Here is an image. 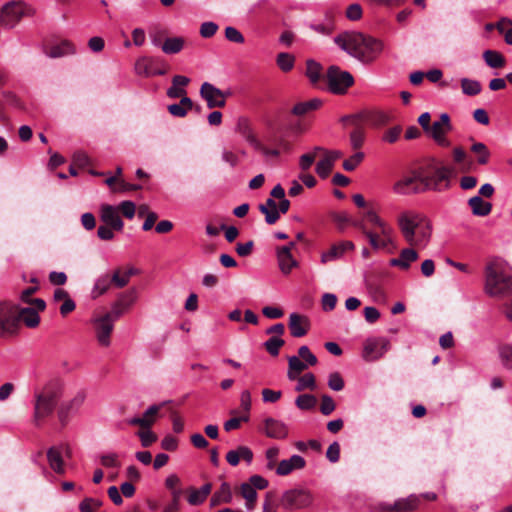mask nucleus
Listing matches in <instances>:
<instances>
[{"label":"nucleus","instance_id":"obj_19","mask_svg":"<svg viewBox=\"0 0 512 512\" xmlns=\"http://www.w3.org/2000/svg\"><path fill=\"white\" fill-rule=\"evenodd\" d=\"M160 59L154 57H141L135 63V72L142 77H153L163 75V71H156Z\"/></svg>","mask_w":512,"mask_h":512},{"label":"nucleus","instance_id":"obj_51","mask_svg":"<svg viewBox=\"0 0 512 512\" xmlns=\"http://www.w3.org/2000/svg\"><path fill=\"white\" fill-rule=\"evenodd\" d=\"M322 150V147H315L313 152L303 154L299 159V166L301 170L307 171L314 163L317 152H320Z\"/></svg>","mask_w":512,"mask_h":512},{"label":"nucleus","instance_id":"obj_48","mask_svg":"<svg viewBox=\"0 0 512 512\" xmlns=\"http://www.w3.org/2000/svg\"><path fill=\"white\" fill-rule=\"evenodd\" d=\"M317 399L311 394H302L296 398L295 404L301 410H311L315 407Z\"/></svg>","mask_w":512,"mask_h":512},{"label":"nucleus","instance_id":"obj_35","mask_svg":"<svg viewBox=\"0 0 512 512\" xmlns=\"http://www.w3.org/2000/svg\"><path fill=\"white\" fill-rule=\"evenodd\" d=\"M193 108V101L188 96L181 98L179 103L168 106L169 113L174 117H184Z\"/></svg>","mask_w":512,"mask_h":512},{"label":"nucleus","instance_id":"obj_21","mask_svg":"<svg viewBox=\"0 0 512 512\" xmlns=\"http://www.w3.org/2000/svg\"><path fill=\"white\" fill-rule=\"evenodd\" d=\"M101 221L105 223V225L110 226L116 231H122L124 228V222L122 221L118 208L112 205H103L101 207Z\"/></svg>","mask_w":512,"mask_h":512},{"label":"nucleus","instance_id":"obj_22","mask_svg":"<svg viewBox=\"0 0 512 512\" xmlns=\"http://www.w3.org/2000/svg\"><path fill=\"white\" fill-rule=\"evenodd\" d=\"M288 327L293 337L300 338L305 336L310 329V321L307 316L298 313H291L289 316Z\"/></svg>","mask_w":512,"mask_h":512},{"label":"nucleus","instance_id":"obj_37","mask_svg":"<svg viewBox=\"0 0 512 512\" xmlns=\"http://www.w3.org/2000/svg\"><path fill=\"white\" fill-rule=\"evenodd\" d=\"M483 59L490 68L494 69L502 68L506 63L505 57L496 50L484 51Z\"/></svg>","mask_w":512,"mask_h":512},{"label":"nucleus","instance_id":"obj_34","mask_svg":"<svg viewBox=\"0 0 512 512\" xmlns=\"http://www.w3.org/2000/svg\"><path fill=\"white\" fill-rule=\"evenodd\" d=\"M232 501L231 487L227 482H223L220 488L213 494L210 500L211 506H217L222 503H230Z\"/></svg>","mask_w":512,"mask_h":512},{"label":"nucleus","instance_id":"obj_52","mask_svg":"<svg viewBox=\"0 0 512 512\" xmlns=\"http://www.w3.org/2000/svg\"><path fill=\"white\" fill-rule=\"evenodd\" d=\"M365 141V132L363 128L358 127L350 133V144L354 150L362 147Z\"/></svg>","mask_w":512,"mask_h":512},{"label":"nucleus","instance_id":"obj_8","mask_svg":"<svg viewBox=\"0 0 512 512\" xmlns=\"http://www.w3.org/2000/svg\"><path fill=\"white\" fill-rule=\"evenodd\" d=\"M328 90L336 95L345 94L354 83L353 76L337 66H330L326 73Z\"/></svg>","mask_w":512,"mask_h":512},{"label":"nucleus","instance_id":"obj_43","mask_svg":"<svg viewBox=\"0 0 512 512\" xmlns=\"http://www.w3.org/2000/svg\"><path fill=\"white\" fill-rule=\"evenodd\" d=\"M297 384L295 386V390L297 392L303 391L305 389L314 390L316 388L315 376L312 373H306L302 376H298Z\"/></svg>","mask_w":512,"mask_h":512},{"label":"nucleus","instance_id":"obj_38","mask_svg":"<svg viewBox=\"0 0 512 512\" xmlns=\"http://www.w3.org/2000/svg\"><path fill=\"white\" fill-rule=\"evenodd\" d=\"M241 496L245 499V506L247 510H253L255 508L257 500L256 490L248 483H242L240 486Z\"/></svg>","mask_w":512,"mask_h":512},{"label":"nucleus","instance_id":"obj_5","mask_svg":"<svg viewBox=\"0 0 512 512\" xmlns=\"http://www.w3.org/2000/svg\"><path fill=\"white\" fill-rule=\"evenodd\" d=\"M451 174V168L439 165L434 161L420 166L419 176L423 192L428 190L440 192L448 189L450 187Z\"/></svg>","mask_w":512,"mask_h":512},{"label":"nucleus","instance_id":"obj_40","mask_svg":"<svg viewBox=\"0 0 512 512\" xmlns=\"http://www.w3.org/2000/svg\"><path fill=\"white\" fill-rule=\"evenodd\" d=\"M184 46V40L181 37L167 38L162 44L161 48L165 54L179 53Z\"/></svg>","mask_w":512,"mask_h":512},{"label":"nucleus","instance_id":"obj_12","mask_svg":"<svg viewBox=\"0 0 512 512\" xmlns=\"http://www.w3.org/2000/svg\"><path fill=\"white\" fill-rule=\"evenodd\" d=\"M342 120L351 121L353 125H358L359 121L363 120L371 126L378 128L385 126L389 122V116L380 110H368L356 115L345 116Z\"/></svg>","mask_w":512,"mask_h":512},{"label":"nucleus","instance_id":"obj_50","mask_svg":"<svg viewBox=\"0 0 512 512\" xmlns=\"http://www.w3.org/2000/svg\"><path fill=\"white\" fill-rule=\"evenodd\" d=\"M102 506V501L97 498L86 497L79 503L80 512H96Z\"/></svg>","mask_w":512,"mask_h":512},{"label":"nucleus","instance_id":"obj_44","mask_svg":"<svg viewBox=\"0 0 512 512\" xmlns=\"http://www.w3.org/2000/svg\"><path fill=\"white\" fill-rule=\"evenodd\" d=\"M111 283L112 280L108 274L99 277L92 290L93 297L96 298L103 295L109 289Z\"/></svg>","mask_w":512,"mask_h":512},{"label":"nucleus","instance_id":"obj_27","mask_svg":"<svg viewBox=\"0 0 512 512\" xmlns=\"http://www.w3.org/2000/svg\"><path fill=\"white\" fill-rule=\"evenodd\" d=\"M241 459L247 464H251L253 461V451L249 447L241 445L234 450L228 451L226 454V461L231 466H237Z\"/></svg>","mask_w":512,"mask_h":512},{"label":"nucleus","instance_id":"obj_1","mask_svg":"<svg viewBox=\"0 0 512 512\" xmlns=\"http://www.w3.org/2000/svg\"><path fill=\"white\" fill-rule=\"evenodd\" d=\"M334 42L349 55L361 60L372 61L382 51L380 40L356 31H346L334 38Z\"/></svg>","mask_w":512,"mask_h":512},{"label":"nucleus","instance_id":"obj_41","mask_svg":"<svg viewBox=\"0 0 512 512\" xmlns=\"http://www.w3.org/2000/svg\"><path fill=\"white\" fill-rule=\"evenodd\" d=\"M471 151L477 156L480 165H486L490 159V151L482 142H476L471 146Z\"/></svg>","mask_w":512,"mask_h":512},{"label":"nucleus","instance_id":"obj_45","mask_svg":"<svg viewBox=\"0 0 512 512\" xmlns=\"http://www.w3.org/2000/svg\"><path fill=\"white\" fill-rule=\"evenodd\" d=\"M461 88L462 92L469 96L478 95L482 89L479 81L468 78L461 79Z\"/></svg>","mask_w":512,"mask_h":512},{"label":"nucleus","instance_id":"obj_59","mask_svg":"<svg viewBox=\"0 0 512 512\" xmlns=\"http://www.w3.org/2000/svg\"><path fill=\"white\" fill-rule=\"evenodd\" d=\"M328 386L333 391H341L344 388V380L339 372H333L329 375Z\"/></svg>","mask_w":512,"mask_h":512},{"label":"nucleus","instance_id":"obj_64","mask_svg":"<svg viewBox=\"0 0 512 512\" xmlns=\"http://www.w3.org/2000/svg\"><path fill=\"white\" fill-rule=\"evenodd\" d=\"M500 357L503 365L512 368V345L504 346L500 351Z\"/></svg>","mask_w":512,"mask_h":512},{"label":"nucleus","instance_id":"obj_15","mask_svg":"<svg viewBox=\"0 0 512 512\" xmlns=\"http://www.w3.org/2000/svg\"><path fill=\"white\" fill-rule=\"evenodd\" d=\"M354 226L358 227L362 231V233L368 238L371 247L375 250L384 249L392 243L393 229L389 230L385 235L381 234V230H379L378 233L367 230L362 222H356L354 223Z\"/></svg>","mask_w":512,"mask_h":512},{"label":"nucleus","instance_id":"obj_14","mask_svg":"<svg viewBox=\"0 0 512 512\" xmlns=\"http://www.w3.org/2000/svg\"><path fill=\"white\" fill-rule=\"evenodd\" d=\"M19 319L16 306L0 305V329L3 333L13 334L17 331Z\"/></svg>","mask_w":512,"mask_h":512},{"label":"nucleus","instance_id":"obj_26","mask_svg":"<svg viewBox=\"0 0 512 512\" xmlns=\"http://www.w3.org/2000/svg\"><path fill=\"white\" fill-rule=\"evenodd\" d=\"M418 252L413 248H404L400 251L399 257L392 258L389 265L398 267L401 270H408L413 262L418 259Z\"/></svg>","mask_w":512,"mask_h":512},{"label":"nucleus","instance_id":"obj_39","mask_svg":"<svg viewBox=\"0 0 512 512\" xmlns=\"http://www.w3.org/2000/svg\"><path fill=\"white\" fill-rule=\"evenodd\" d=\"M238 127H239V130H240V133L242 134V136L245 138V140L251 146H253L256 150L262 149V144L258 141L256 136L253 134L252 130L250 129V127L247 124L246 119L240 120L238 123Z\"/></svg>","mask_w":512,"mask_h":512},{"label":"nucleus","instance_id":"obj_56","mask_svg":"<svg viewBox=\"0 0 512 512\" xmlns=\"http://www.w3.org/2000/svg\"><path fill=\"white\" fill-rule=\"evenodd\" d=\"M100 464L106 468H119L121 463L116 453H108L100 456Z\"/></svg>","mask_w":512,"mask_h":512},{"label":"nucleus","instance_id":"obj_47","mask_svg":"<svg viewBox=\"0 0 512 512\" xmlns=\"http://www.w3.org/2000/svg\"><path fill=\"white\" fill-rule=\"evenodd\" d=\"M295 58L289 53H279L277 55L276 63L283 72H289L294 67Z\"/></svg>","mask_w":512,"mask_h":512},{"label":"nucleus","instance_id":"obj_28","mask_svg":"<svg viewBox=\"0 0 512 512\" xmlns=\"http://www.w3.org/2000/svg\"><path fill=\"white\" fill-rule=\"evenodd\" d=\"M322 104L323 102L319 98H313L308 101L299 102L293 106L291 113L297 117H303L313 111L318 110Z\"/></svg>","mask_w":512,"mask_h":512},{"label":"nucleus","instance_id":"obj_10","mask_svg":"<svg viewBox=\"0 0 512 512\" xmlns=\"http://www.w3.org/2000/svg\"><path fill=\"white\" fill-rule=\"evenodd\" d=\"M390 349V341L385 337H370L364 342L362 356L366 361L380 359Z\"/></svg>","mask_w":512,"mask_h":512},{"label":"nucleus","instance_id":"obj_17","mask_svg":"<svg viewBox=\"0 0 512 512\" xmlns=\"http://www.w3.org/2000/svg\"><path fill=\"white\" fill-rule=\"evenodd\" d=\"M113 323L112 314H105L95 321L96 337L100 345L105 347L110 345Z\"/></svg>","mask_w":512,"mask_h":512},{"label":"nucleus","instance_id":"obj_4","mask_svg":"<svg viewBox=\"0 0 512 512\" xmlns=\"http://www.w3.org/2000/svg\"><path fill=\"white\" fill-rule=\"evenodd\" d=\"M61 395V389L56 383H48L34 392L33 422L36 426H40L54 413Z\"/></svg>","mask_w":512,"mask_h":512},{"label":"nucleus","instance_id":"obj_60","mask_svg":"<svg viewBox=\"0 0 512 512\" xmlns=\"http://www.w3.org/2000/svg\"><path fill=\"white\" fill-rule=\"evenodd\" d=\"M311 28L316 31L317 33L323 34V35H330L334 29V22L332 19H327L325 23H318L311 25Z\"/></svg>","mask_w":512,"mask_h":512},{"label":"nucleus","instance_id":"obj_49","mask_svg":"<svg viewBox=\"0 0 512 512\" xmlns=\"http://www.w3.org/2000/svg\"><path fill=\"white\" fill-rule=\"evenodd\" d=\"M344 255L343 249L339 244L333 245L328 251L323 252L321 255V263L326 264L331 261H335Z\"/></svg>","mask_w":512,"mask_h":512},{"label":"nucleus","instance_id":"obj_18","mask_svg":"<svg viewBox=\"0 0 512 512\" xmlns=\"http://www.w3.org/2000/svg\"><path fill=\"white\" fill-rule=\"evenodd\" d=\"M261 431L269 438L285 439L288 435L286 424L280 420L268 417L263 421Z\"/></svg>","mask_w":512,"mask_h":512},{"label":"nucleus","instance_id":"obj_55","mask_svg":"<svg viewBox=\"0 0 512 512\" xmlns=\"http://www.w3.org/2000/svg\"><path fill=\"white\" fill-rule=\"evenodd\" d=\"M363 159H364V153L358 151V152L354 153L350 158L344 160L343 168L346 171H353L363 161Z\"/></svg>","mask_w":512,"mask_h":512},{"label":"nucleus","instance_id":"obj_62","mask_svg":"<svg viewBox=\"0 0 512 512\" xmlns=\"http://www.w3.org/2000/svg\"><path fill=\"white\" fill-rule=\"evenodd\" d=\"M402 133L401 126H394L384 132L382 140L387 143H395Z\"/></svg>","mask_w":512,"mask_h":512},{"label":"nucleus","instance_id":"obj_29","mask_svg":"<svg viewBox=\"0 0 512 512\" xmlns=\"http://www.w3.org/2000/svg\"><path fill=\"white\" fill-rule=\"evenodd\" d=\"M75 52L76 48L71 41L62 40L60 43L52 45L46 54L50 58H59L74 54Z\"/></svg>","mask_w":512,"mask_h":512},{"label":"nucleus","instance_id":"obj_24","mask_svg":"<svg viewBox=\"0 0 512 512\" xmlns=\"http://www.w3.org/2000/svg\"><path fill=\"white\" fill-rule=\"evenodd\" d=\"M306 465L305 459L300 455H292L289 459L281 460L276 468V474L286 476L294 470L303 469Z\"/></svg>","mask_w":512,"mask_h":512},{"label":"nucleus","instance_id":"obj_46","mask_svg":"<svg viewBox=\"0 0 512 512\" xmlns=\"http://www.w3.org/2000/svg\"><path fill=\"white\" fill-rule=\"evenodd\" d=\"M285 344V341L281 337L272 336L268 340L264 342V347L266 351L271 356H278L280 348Z\"/></svg>","mask_w":512,"mask_h":512},{"label":"nucleus","instance_id":"obj_30","mask_svg":"<svg viewBox=\"0 0 512 512\" xmlns=\"http://www.w3.org/2000/svg\"><path fill=\"white\" fill-rule=\"evenodd\" d=\"M277 259L279 268L284 274H289L291 270L298 265L291 252L288 251V248H278Z\"/></svg>","mask_w":512,"mask_h":512},{"label":"nucleus","instance_id":"obj_61","mask_svg":"<svg viewBox=\"0 0 512 512\" xmlns=\"http://www.w3.org/2000/svg\"><path fill=\"white\" fill-rule=\"evenodd\" d=\"M298 355L305 361L307 365L314 366L317 363L316 356L310 351V349L306 345H303L298 349Z\"/></svg>","mask_w":512,"mask_h":512},{"label":"nucleus","instance_id":"obj_42","mask_svg":"<svg viewBox=\"0 0 512 512\" xmlns=\"http://www.w3.org/2000/svg\"><path fill=\"white\" fill-rule=\"evenodd\" d=\"M365 218L367 219L368 222H370L371 224H373L374 226H376L379 230H381V234H387V232H389V230L392 229V227L386 223L384 220H382L378 214L373 211V210H369L365 213Z\"/></svg>","mask_w":512,"mask_h":512},{"label":"nucleus","instance_id":"obj_53","mask_svg":"<svg viewBox=\"0 0 512 512\" xmlns=\"http://www.w3.org/2000/svg\"><path fill=\"white\" fill-rule=\"evenodd\" d=\"M333 166L334 165L331 163V160H328L324 156L316 164V173L319 175L320 178L325 179L329 176L330 172L332 171Z\"/></svg>","mask_w":512,"mask_h":512},{"label":"nucleus","instance_id":"obj_25","mask_svg":"<svg viewBox=\"0 0 512 512\" xmlns=\"http://www.w3.org/2000/svg\"><path fill=\"white\" fill-rule=\"evenodd\" d=\"M420 503L416 495H410L407 498L398 499L394 504H387L383 507L384 510L390 512H412L418 508Z\"/></svg>","mask_w":512,"mask_h":512},{"label":"nucleus","instance_id":"obj_36","mask_svg":"<svg viewBox=\"0 0 512 512\" xmlns=\"http://www.w3.org/2000/svg\"><path fill=\"white\" fill-rule=\"evenodd\" d=\"M304 361H301L298 356L288 357V371L287 377L290 381H294L298 376L308 367Z\"/></svg>","mask_w":512,"mask_h":512},{"label":"nucleus","instance_id":"obj_6","mask_svg":"<svg viewBox=\"0 0 512 512\" xmlns=\"http://www.w3.org/2000/svg\"><path fill=\"white\" fill-rule=\"evenodd\" d=\"M33 10L21 1L6 3L0 13V23L6 28H14L24 16L32 15Z\"/></svg>","mask_w":512,"mask_h":512},{"label":"nucleus","instance_id":"obj_9","mask_svg":"<svg viewBox=\"0 0 512 512\" xmlns=\"http://www.w3.org/2000/svg\"><path fill=\"white\" fill-rule=\"evenodd\" d=\"M452 130L450 116L447 113H442L438 120L434 121L426 135L433 139L435 143L442 147H449L450 141L446 135Z\"/></svg>","mask_w":512,"mask_h":512},{"label":"nucleus","instance_id":"obj_31","mask_svg":"<svg viewBox=\"0 0 512 512\" xmlns=\"http://www.w3.org/2000/svg\"><path fill=\"white\" fill-rule=\"evenodd\" d=\"M468 205L471 208L472 214L475 216H487L492 210V204L484 201L479 195L471 197L468 200Z\"/></svg>","mask_w":512,"mask_h":512},{"label":"nucleus","instance_id":"obj_57","mask_svg":"<svg viewBox=\"0 0 512 512\" xmlns=\"http://www.w3.org/2000/svg\"><path fill=\"white\" fill-rule=\"evenodd\" d=\"M137 435L140 438L143 447H149L157 440L156 434L149 428H146V430H140Z\"/></svg>","mask_w":512,"mask_h":512},{"label":"nucleus","instance_id":"obj_7","mask_svg":"<svg viewBox=\"0 0 512 512\" xmlns=\"http://www.w3.org/2000/svg\"><path fill=\"white\" fill-rule=\"evenodd\" d=\"M313 502L311 493L306 489H289L286 490L280 499L281 507L290 512L309 507Z\"/></svg>","mask_w":512,"mask_h":512},{"label":"nucleus","instance_id":"obj_3","mask_svg":"<svg viewBox=\"0 0 512 512\" xmlns=\"http://www.w3.org/2000/svg\"><path fill=\"white\" fill-rule=\"evenodd\" d=\"M484 291L491 297H502L512 293V269L501 258L489 260L485 266Z\"/></svg>","mask_w":512,"mask_h":512},{"label":"nucleus","instance_id":"obj_54","mask_svg":"<svg viewBox=\"0 0 512 512\" xmlns=\"http://www.w3.org/2000/svg\"><path fill=\"white\" fill-rule=\"evenodd\" d=\"M306 75L312 83H316L320 79L321 66L313 60L307 61Z\"/></svg>","mask_w":512,"mask_h":512},{"label":"nucleus","instance_id":"obj_20","mask_svg":"<svg viewBox=\"0 0 512 512\" xmlns=\"http://www.w3.org/2000/svg\"><path fill=\"white\" fill-rule=\"evenodd\" d=\"M167 403V401H164L160 404L151 405L146 409L142 417H133L128 420V424L133 426H140L142 428H149L155 422L156 416L160 409Z\"/></svg>","mask_w":512,"mask_h":512},{"label":"nucleus","instance_id":"obj_32","mask_svg":"<svg viewBox=\"0 0 512 512\" xmlns=\"http://www.w3.org/2000/svg\"><path fill=\"white\" fill-rule=\"evenodd\" d=\"M278 205L273 198H268L264 204L259 205V210L265 215L267 224H275L279 220Z\"/></svg>","mask_w":512,"mask_h":512},{"label":"nucleus","instance_id":"obj_63","mask_svg":"<svg viewBox=\"0 0 512 512\" xmlns=\"http://www.w3.org/2000/svg\"><path fill=\"white\" fill-rule=\"evenodd\" d=\"M117 208L128 219H132L135 215L136 206L132 201H122Z\"/></svg>","mask_w":512,"mask_h":512},{"label":"nucleus","instance_id":"obj_33","mask_svg":"<svg viewBox=\"0 0 512 512\" xmlns=\"http://www.w3.org/2000/svg\"><path fill=\"white\" fill-rule=\"evenodd\" d=\"M17 314L19 323L23 322L27 327L34 328L38 326L40 322V317L38 315V312L31 307H25V308H18L17 307Z\"/></svg>","mask_w":512,"mask_h":512},{"label":"nucleus","instance_id":"obj_11","mask_svg":"<svg viewBox=\"0 0 512 512\" xmlns=\"http://www.w3.org/2000/svg\"><path fill=\"white\" fill-rule=\"evenodd\" d=\"M393 191L399 195L423 193L420 182L419 167L411 171L410 175L404 176L393 185Z\"/></svg>","mask_w":512,"mask_h":512},{"label":"nucleus","instance_id":"obj_2","mask_svg":"<svg viewBox=\"0 0 512 512\" xmlns=\"http://www.w3.org/2000/svg\"><path fill=\"white\" fill-rule=\"evenodd\" d=\"M397 224L403 238L410 245H426L432 235V223L429 218L414 210L401 212Z\"/></svg>","mask_w":512,"mask_h":512},{"label":"nucleus","instance_id":"obj_23","mask_svg":"<svg viewBox=\"0 0 512 512\" xmlns=\"http://www.w3.org/2000/svg\"><path fill=\"white\" fill-rule=\"evenodd\" d=\"M65 450L66 454L70 455V449L68 446L51 447L47 451V459L50 468L57 474L64 473V464L62 458V452Z\"/></svg>","mask_w":512,"mask_h":512},{"label":"nucleus","instance_id":"obj_58","mask_svg":"<svg viewBox=\"0 0 512 512\" xmlns=\"http://www.w3.org/2000/svg\"><path fill=\"white\" fill-rule=\"evenodd\" d=\"M335 407V402L330 395H322L320 411L323 415H330L335 410Z\"/></svg>","mask_w":512,"mask_h":512},{"label":"nucleus","instance_id":"obj_16","mask_svg":"<svg viewBox=\"0 0 512 512\" xmlns=\"http://www.w3.org/2000/svg\"><path fill=\"white\" fill-rule=\"evenodd\" d=\"M85 401V394L78 392L71 400L63 403L58 409V418L62 425H66L72 414L76 413Z\"/></svg>","mask_w":512,"mask_h":512},{"label":"nucleus","instance_id":"obj_13","mask_svg":"<svg viewBox=\"0 0 512 512\" xmlns=\"http://www.w3.org/2000/svg\"><path fill=\"white\" fill-rule=\"evenodd\" d=\"M200 95L206 101L207 107L222 108L226 104V95L219 88L209 82H204L200 88Z\"/></svg>","mask_w":512,"mask_h":512}]
</instances>
